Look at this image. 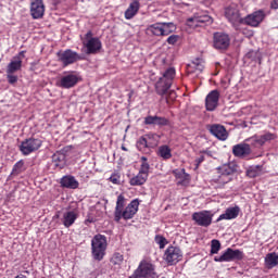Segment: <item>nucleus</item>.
Listing matches in <instances>:
<instances>
[{
	"label": "nucleus",
	"mask_w": 278,
	"mask_h": 278,
	"mask_svg": "<svg viewBox=\"0 0 278 278\" xmlns=\"http://www.w3.org/2000/svg\"><path fill=\"white\" fill-rule=\"evenodd\" d=\"M176 75L177 72L175 71V67H168L163 73L162 77L157 79V81L154 85V88L159 97H166V94H168V91L173 86V81H175Z\"/></svg>",
	"instance_id": "obj_1"
},
{
	"label": "nucleus",
	"mask_w": 278,
	"mask_h": 278,
	"mask_svg": "<svg viewBox=\"0 0 278 278\" xmlns=\"http://www.w3.org/2000/svg\"><path fill=\"white\" fill-rule=\"evenodd\" d=\"M105 251H108V237L105 235L98 233L91 240V253L93 260L101 262L105 257Z\"/></svg>",
	"instance_id": "obj_2"
},
{
	"label": "nucleus",
	"mask_w": 278,
	"mask_h": 278,
	"mask_svg": "<svg viewBox=\"0 0 278 278\" xmlns=\"http://www.w3.org/2000/svg\"><path fill=\"white\" fill-rule=\"evenodd\" d=\"M129 278H160L155 265L151 261L142 260Z\"/></svg>",
	"instance_id": "obj_3"
},
{
	"label": "nucleus",
	"mask_w": 278,
	"mask_h": 278,
	"mask_svg": "<svg viewBox=\"0 0 278 278\" xmlns=\"http://www.w3.org/2000/svg\"><path fill=\"white\" fill-rule=\"evenodd\" d=\"M140 162L141 165L138 174L129 179L130 186H144L147 179H149V170H151L149 159H147V156H141Z\"/></svg>",
	"instance_id": "obj_4"
},
{
	"label": "nucleus",
	"mask_w": 278,
	"mask_h": 278,
	"mask_svg": "<svg viewBox=\"0 0 278 278\" xmlns=\"http://www.w3.org/2000/svg\"><path fill=\"white\" fill-rule=\"evenodd\" d=\"M176 29L177 26L173 22H157L148 26L147 31L152 36H170Z\"/></svg>",
	"instance_id": "obj_5"
},
{
	"label": "nucleus",
	"mask_w": 278,
	"mask_h": 278,
	"mask_svg": "<svg viewBox=\"0 0 278 278\" xmlns=\"http://www.w3.org/2000/svg\"><path fill=\"white\" fill-rule=\"evenodd\" d=\"M235 170L229 165H223L213 176L212 181L213 184H217V188H225L226 184L231 181V175H233Z\"/></svg>",
	"instance_id": "obj_6"
},
{
	"label": "nucleus",
	"mask_w": 278,
	"mask_h": 278,
	"mask_svg": "<svg viewBox=\"0 0 278 278\" xmlns=\"http://www.w3.org/2000/svg\"><path fill=\"white\" fill-rule=\"evenodd\" d=\"M224 16L232 25V27H238V25H243L244 17L240 13V7L238 4H230L225 8Z\"/></svg>",
	"instance_id": "obj_7"
},
{
	"label": "nucleus",
	"mask_w": 278,
	"mask_h": 278,
	"mask_svg": "<svg viewBox=\"0 0 278 278\" xmlns=\"http://www.w3.org/2000/svg\"><path fill=\"white\" fill-rule=\"evenodd\" d=\"M163 260L167 266H175L184 260V252L179 247L169 245L164 252Z\"/></svg>",
	"instance_id": "obj_8"
},
{
	"label": "nucleus",
	"mask_w": 278,
	"mask_h": 278,
	"mask_svg": "<svg viewBox=\"0 0 278 278\" xmlns=\"http://www.w3.org/2000/svg\"><path fill=\"white\" fill-rule=\"evenodd\" d=\"M59 62L66 68V66H71V64H75V62H79L84 60L79 53L73 51L72 49H66L64 51L60 50L56 53Z\"/></svg>",
	"instance_id": "obj_9"
},
{
	"label": "nucleus",
	"mask_w": 278,
	"mask_h": 278,
	"mask_svg": "<svg viewBox=\"0 0 278 278\" xmlns=\"http://www.w3.org/2000/svg\"><path fill=\"white\" fill-rule=\"evenodd\" d=\"M244 260V252L241 250H233L231 248L226 249L219 256L214 257V262H242Z\"/></svg>",
	"instance_id": "obj_10"
},
{
	"label": "nucleus",
	"mask_w": 278,
	"mask_h": 278,
	"mask_svg": "<svg viewBox=\"0 0 278 278\" xmlns=\"http://www.w3.org/2000/svg\"><path fill=\"white\" fill-rule=\"evenodd\" d=\"M40 147H42V140L38 138H28L22 141L20 151L23 155H30V153H36Z\"/></svg>",
	"instance_id": "obj_11"
},
{
	"label": "nucleus",
	"mask_w": 278,
	"mask_h": 278,
	"mask_svg": "<svg viewBox=\"0 0 278 278\" xmlns=\"http://www.w3.org/2000/svg\"><path fill=\"white\" fill-rule=\"evenodd\" d=\"M140 207V201L138 199H135L130 201V203L123 210L122 214L117 216L115 219V223H121V219L124 220H131L138 214V210Z\"/></svg>",
	"instance_id": "obj_12"
},
{
	"label": "nucleus",
	"mask_w": 278,
	"mask_h": 278,
	"mask_svg": "<svg viewBox=\"0 0 278 278\" xmlns=\"http://www.w3.org/2000/svg\"><path fill=\"white\" fill-rule=\"evenodd\" d=\"M231 45V38L227 33L217 31L213 35V47L218 51H225L229 49Z\"/></svg>",
	"instance_id": "obj_13"
},
{
	"label": "nucleus",
	"mask_w": 278,
	"mask_h": 278,
	"mask_svg": "<svg viewBox=\"0 0 278 278\" xmlns=\"http://www.w3.org/2000/svg\"><path fill=\"white\" fill-rule=\"evenodd\" d=\"M213 218L214 214L212 211H200L192 214V220H194L195 225L199 227H210V225H212Z\"/></svg>",
	"instance_id": "obj_14"
},
{
	"label": "nucleus",
	"mask_w": 278,
	"mask_h": 278,
	"mask_svg": "<svg viewBox=\"0 0 278 278\" xmlns=\"http://www.w3.org/2000/svg\"><path fill=\"white\" fill-rule=\"evenodd\" d=\"M265 18L266 12H264V10L254 11L243 18V25H249V27H260V24H262Z\"/></svg>",
	"instance_id": "obj_15"
},
{
	"label": "nucleus",
	"mask_w": 278,
	"mask_h": 278,
	"mask_svg": "<svg viewBox=\"0 0 278 278\" xmlns=\"http://www.w3.org/2000/svg\"><path fill=\"white\" fill-rule=\"evenodd\" d=\"M270 140H277V136L273 132H265L262 136H253L245 140V142H250L252 147H255L256 149L260 147H264L266 142H270Z\"/></svg>",
	"instance_id": "obj_16"
},
{
	"label": "nucleus",
	"mask_w": 278,
	"mask_h": 278,
	"mask_svg": "<svg viewBox=\"0 0 278 278\" xmlns=\"http://www.w3.org/2000/svg\"><path fill=\"white\" fill-rule=\"evenodd\" d=\"M206 128L210 134H212V136L217 138V140H222L223 142H225V140L229 138V132L227 131V128H225V126L220 124H212L208 125Z\"/></svg>",
	"instance_id": "obj_17"
},
{
	"label": "nucleus",
	"mask_w": 278,
	"mask_h": 278,
	"mask_svg": "<svg viewBox=\"0 0 278 278\" xmlns=\"http://www.w3.org/2000/svg\"><path fill=\"white\" fill-rule=\"evenodd\" d=\"M83 45L87 49V55H97V53H99V51H101L103 47V45L101 43V39H99V37H94L87 41H84Z\"/></svg>",
	"instance_id": "obj_18"
},
{
	"label": "nucleus",
	"mask_w": 278,
	"mask_h": 278,
	"mask_svg": "<svg viewBox=\"0 0 278 278\" xmlns=\"http://www.w3.org/2000/svg\"><path fill=\"white\" fill-rule=\"evenodd\" d=\"M144 125H153L154 127H168L170 121L166 117L157 115H148L143 121Z\"/></svg>",
	"instance_id": "obj_19"
},
{
	"label": "nucleus",
	"mask_w": 278,
	"mask_h": 278,
	"mask_svg": "<svg viewBox=\"0 0 278 278\" xmlns=\"http://www.w3.org/2000/svg\"><path fill=\"white\" fill-rule=\"evenodd\" d=\"M220 99V92L218 90H212L205 99V108L207 112H214L218 108V101Z\"/></svg>",
	"instance_id": "obj_20"
},
{
	"label": "nucleus",
	"mask_w": 278,
	"mask_h": 278,
	"mask_svg": "<svg viewBox=\"0 0 278 278\" xmlns=\"http://www.w3.org/2000/svg\"><path fill=\"white\" fill-rule=\"evenodd\" d=\"M76 84H79V77L76 74L70 73L61 78L59 86L68 90L75 88Z\"/></svg>",
	"instance_id": "obj_21"
},
{
	"label": "nucleus",
	"mask_w": 278,
	"mask_h": 278,
	"mask_svg": "<svg viewBox=\"0 0 278 278\" xmlns=\"http://www.w3.org/2000/svg\"><path fill=\"white\" fill-rule=\"evenodd\" d=\"M238 216H240V206H230L226 208L224 214L218 216L216 223H220V220H235Z\"/></svg>",
	"instance_id": "obj_22"
},
{
	"label": "nucleus",
	"mask_w": 278,
	"mask_h": 278,
	"mask_svg": "<svg viewBox=\"0 0 278 278\" xmlns=\"http://www.w3.org/2000/svg\"><path fill=\"white\" fill-rule=\"evenodd\" d=\"M30 14L33 18H42L45 16V3L42 0H31Z\"/></svg>",
	"instance_id": "obj_23"
},
{
	"label": "nucleus",
	"mask_w": 278,
	"mask_h": 278,
	"mask_svg": "<svg viewBox=\"0 0 278 278\" xmlns=\"http://www.w3.org/2000/svg\"><path fill=\"white\" fill-rule=\"evenodd\" d=\"M79 218V214H77V211H66L63 213V217L61 218L62 225L68 229L70 227H73L75 225V220Z\"/></svg>",
	"instance_id": "obj_24"
},
{
	"label": "nucleus",
	"mask_w": 278,
	"mask_h": 278,
	"mask_svg": "<svg viewBox=\"0 0 278 278\" xmlns=\"http://www.w3.org/2000/svg\"><path fill=\"white\" fill-rule=\"evenodd\" d=\"M212 17L210 15H194L193 17H190L187 23L189 27L197 28V27H203L205 23H211Z\"/></svg>",
	"instance_id": "obj_25"
},
{
	"label": "nucleus",
	"mask_w": 278,
	"mask_h": 278,
	"mask_svg": "<svg viewBox=\"0 0 278 278\" xmlns=\"http://www.w3.org/2000/svg\"><path fill=\"white\" fill-rule=\"evenodd\" d=\"M232 155H235V157H247V155H251V144L238 143L233 146Z\"/></svg>",
	"instance_id": "obj_26"
},
{
	"label": "nucleus",
	"mask_w": 278,
	"mask_h": 278,
	"mask_svg": "<svg viewBox=\"0 0 278 278\" xmlns=\"http://www.w3.org/2000/svg\"><path fill=\"white\" fill-rule=\"evenodd\" d=\"M61 188H67L70 190H77L79 188V181L73 175H65L60 180Z\"/></svg>",
	"instance_id": "obj_27"
},
{
	"label": "nucleus",
	"mask_w": 278,
	"mask_h": 278,
	"mask_svg": "<svg viewBox=\"0 0 278 278\" xmlns=\"http://www.w3.org/2000/svg\"><path fill=\"white\" fill-rule=\"evenodd\" d=\"M205 62L203 59H194L190 62V64L187 65V73H203V70L205 68Z\"/></svg>",
	"instance_id": "obj_28"
},
{
	"label": "nucleus",
	"mask_w": 278,
	"mask_h": 278,
	"mask_svg": "<svg viewBox=\"0 0 278 278\" xmlns=\"http://www.w3.org/2000/svg\"><path fill=\"white\" fill-rule=\"evenodd\" d=\"M174 177L179 179L177 186H189L190 185V175L186 173V169H174L173 170Z\"/></svg>",
	"instance_id": "obj_29"
},
{
	"label": "nucleus",
	"mask_w": 278,
	"mask_h": 278,
	"mask_svg": "<svg viewBox=\"0 0 278 278\" xmlns=\"http://www.w3.org/2000/svg\"><path fill=\"white\" fill-rule=\"evenodd\" d=\"M140 11V1L134 0L124 13L126 21H131Z\"/></svg>",
	"instance_id": "obj_30"
},
{
	"label": "nucleus",
	"mask_w": 278,
	"mask_h": 278,
	"mask_svg": "<svg viewBox=\"0 0 278 278\" xmlns=\"http://www.w3.org/2000/svg\"><path fill=\"white\" fill-rule=\"evenodd\" d=\"M52 164L54 168L62 170L66 166V154L62 152H56L52 155Z\"/></svg>",
	"instance_id": "obj_31"
},
{
	"label": "nucleus",
	"mask_w": 278,
	"mask_h": 278,
	"mask_svg": "<svg viewBox=\"0 0 278 278\" xmlns=\"http://www.w3.org/2000/svg\"><path fill=\"white\" fill-rule=\"evenodd\" d=\"M23 68V61L21 56H14L13 60L7 66V73H16Z\"/></svg>",
	"instance_id": "obj_32"
},
{
	"label": "nucleus",
	"mask_w": 278,
	"mask_h": 278,
	"mask_svg": "<svg viewBox=\"0 0 278 278\" xmlns=\"http://www.w3.org/2000/svg\"><path fill=\"white\" fill-rule=\"evenodd\" d=\"M144 136L148 142L149 149H155L157 144H160V140L162 139V136L155 132H149V134H146Z\"/></svg>",
	"instance_id": "obj_33"
},
{
	"label": "nucleus",
	"mask_w": 278,
	"mask_h": 278,
	"mask_svg": "<svg viewBox=\"0 0 278 278\" xmlns=\"http://www.w3.org/2000/svg\"><path fill=\"white\" fill-rule=\"evenodd\" d=\"M126 203H127V199H125V195L119 194L116 200V206L114 211V220H116L117 216H121L122 212L125 210Z\"/></svg>",
	"instance_id": "obj_34"
},
{
	"label": "nucleus",
	"mask_w": 278,
	"mask_h": 278,
	"mask_svg": "<svg viewBox=\"0 0 278 278\" xmlns=\"http://www.w3.org/2000/svg\"><path fill=\"white\" fill-rule=\"evenodd\" d=\"M265 266L268 269L275 268V266H278V254L275 252L266 254Z\"/></svg>",
	"instance_id": "obj_35"
},
{
	"label": "nucleus",
	"mask_w": 278,
	"mask_h": 278,
	"mask_svg": "<svg viewBox=\"0 0 278 278\" xmlns=\"http://www.w3.org/2000/svg\"><path fill=\"white\" fill-rule=\"evenodd\" d=\"M156 154L159 157H162V160H170V157H173V150H170V147L167 144H164L159 147Z\"/></svg>",
	"instance_id": "obj_36"
},
{
	"label": "nucleus",
	"mask_w": 278,
	"mask_h": 278,
	"mask_svg": "<svg viewBox=\"0 0 278 278\" xmlns=\"http://www.w3.org/2000/svg\"><path fill=\"white\" fill-rule=\"evenodd\" d=\"M263 170H264L263 165L251 166L247 170V175L250 177V179H255V177H260V175H262Z\"/></svg>",
	"instance_id": "obj_37"
},
{
	"label": "nucleus",
	"mask_w": 278,
	"mask_h": 278,
	"mask_svg": "<svg viewBox=\"0 0 278 278\" xmlns=\"http://www.w3.org/2000/svg\"><path fill=\"white\" fill-rule=\"evenodd\" d=\"M112 266H115V268H121L123 266V262H125V256L121 252L113 253L111 260H110Z\"/></svg>",
	"instance_id": "obj_38"
},
{
	"label": "nucleus",
	"mask_w": 278,
	"mask_h": 278,
	"mask_svg": "<svg viewBox=\"0 0 278 278\" xmlns=\"http://www.w3.org/2000/svg\"><path fill=\"white\" fill-rule=\"evenodd\" d=\"M136 147H137L138 151H140L141 153H147V150L151 149V148H149V143L147 141L146 135L141 136L137 140Z\"/></svg>",
	"instance_id": "obj_39"
},
{
	"label": "nucleus",
	"mask_w": 278,
	"mask_h": 278,
	"mask_svg": "<svg viewBox=\"0 0 278 278\" xmlns=\"http://www.w3.org/2000/svg\"><path fill=\"white\" fill-rule=\"evenodd\" d=\"M222 249V244L220 241L217 239H213L211 241V251H210V255H218V252Z\"/></svg>",
	"instance_id": "obj_40"
},
{
	"label": "nucleus",
	"mask_w": 278,
	"mask_h": 278,
	"mask_svg": "<svg viewBox=\"0 0 278 278\" xmlns=\"http://www.w3.org/2000/svg\"><path fill=\"white\" fill-rule=\"evenodd\" d=\"M25 166V162L20 160L13 165L11 175H21L23 173V167Z\"/></svg>",
	"instance_id": "obj_41"
},
{
	"label": "nucleus",
	"mask_w": 278,
	"mask_h": 278,
	"mask_svg": "<svg viewBox=\"0 0 278 278\" xmlns=\"http://www.w3.org/2000/svg\"><path fill=\"white\" fill-rule=\"evenodd\" d=\"M166 98H165V101L167 103V105H170V103H173V101H175V99H177V92H175V90H170V91H167L166 93Z\"/></svg>",
	"instance_id": "obj_42"
},
{
	"label": "nucleus",
	"mask_w": 278,
	"mask_h": 278,
	"mask_svg": "<svg viewBox=\"0 0 278 278\" xmlns=\"http://www.w3.org/2000/svg\"><path fill=\"white\" fill-rule=\"evenodd\" d=\"M109 181H111V184H114L115 186H121V174L113 173L109 178Z\"/></svg>",
	"instance_id": "obj_43"
},
{
	"label": "nucleus",
	"mask_w": 278,
	"mask_h": 278,
	"mask_svg": "<svg viewBox=\"0 0 278 278\" xmlns=\"http://www.w3.org/2000/svg\"><path fill=\"white\" fill-rule=\"evenodd\" d=\"M155 242L159 244L160 249H164V247L167 244L166 238L160 235L155 237Z\"/></svg>",
	"instance_id": "obj_44"
},
{
	"label": "nucleus",
	"mask_w": 278,
	"mask_h": 278,
	"mask_svg": "<svg viewBox=\"0 0 278 278\" xmlns=\"http://www.w3.org/2000/svg\"><path fill=\"white\" fill-rule=\"evenodd\" d=\"M7 79L11 86H14L18 81V76L14 75V73H7Z\"/></svg>",
	"instance_id": "obj_45"
},
{
	"label": "nucleus",
	"mask_w": 278,
	"mask_h": 278,
	"mask_svg": "<svg viewBox=\"0 0 278 278\" xmlns=\"http://www.w3.org/2000/svg\"><path fill=\"white\" fill-rule=\"evenodd\" d=\"M178 41H179L178 35H170V36L166 39L167 45H177Z\"/></svg>",
	"instance_id": "obj_46"
},
{
	"label": "nucleus",
	"mask_w": 278,
	"mask_h": 278,
	"mask_svg": "<svg viewBox=\"0 0 278 278\" xmlns=\"http://www.w3.org/2000/svg\"><path fill=\"white\" fill-rule=\"evenodd\" d=\"M203 162H205L204 155H201L200 157L195 159L194 161L195 170H198V168L201 166V164H203Z\"/></svg>",
	"instance_id": "obj_47"
},
{
	"label": "nucleus",
	"mask_w": 278,
	"mask_h": 278,
	"mask_svg": "<svg viewBox=\"0 0 278 278\" xmlns=\"http://www.w3.org/2000/svg\"><path fill=\"white\" fill-rule=\"evenodd\" d=\"M270 7L273 10H278V0H273Z\"/></svg>",
	"instance_id": "obj_48"
},
{
	"label": "nucleus",
	"mask_w": 278,
	"mask_h": 278,
	"mask_svg": "<svg viewBox=\"0 0 278 278\" xmlns=\"http://www.w3.org/2000/svg\"><path fill=\"white\" fill-rule=\"evenodd\" d=\"M270 7L273 10H278V0H273Z\"/></svg>",
	"instance_id": "obj_49"
},
{
	"label": "nucleus",
	"mask_w": 278,
	"mask_h": 278,
	"mask_svg": "<svg viewBox=\"0 0 278 278\" xmlns=\"http://www.w3.org/2000/svg\"><path fill=\"white\" fill-rule=\"evenodd\" d=\"M86 40H91V38H96L92 37V30H89L86 35H85Z\"/></svg>",
	"instance_id": "obj_50"
},
{
	"label": "nucleus",
	"mask_w": 278,
	"mask_h": 278,
	"mask_svg": "<svg viewBox=\"0 0 278 278\" xmlns=\"http://www.w3.org/2000/svg\"><path fill=\"white\" fill-rule=\"evenodd\" d=\"M26 53H27V51L23 50L15 58H20L23 61V58H25Z\"/></svg>",
	"instance_id": "obj_51"
},
{
	"label": "nucleus",
	"mask_w": 278,
	"mask_h": 278,
	"mask_svg": "<svg viewBox=\"0 0 278 278\" xmlns=\"http://www.w3.org/2000/svg\"><path fill=\"white\" fill-rule=\"evenodd\" d=\"M90 223H94V218H87L85 220V225H90Z\"/></svg>",
	"instance_id": "obj_52"
},
{
	"label": "nucleus",
	"mask_w": 278,
	"mask_h": 278,
	"mask_svg": "<svg viewBox=\"0 0 278 278\" xmlns=\"http://www.w3.org/2000/svg\"><path fill=\"white\" fill-rule=\"evenodd\" d=\"M122 151H127V147H125L124 144L122 146Z\"/></svg>",
	"instance_id": "obj_53"
},
{
	"label": "nucleus",
	"mask_w": 278,
	"mask_h": 278,
	"mask_svg": "<svg viewBox=\"0 0 278 278\" xmlns=\"http://www.w3.org/2000/svg\"><path fill=\"white\" fill-rule=\"evenodd\" d=\"M54 3H60L62 0H52Z\"/></svg>",
	"instance_id": "obj_54"
}]
</instances>
